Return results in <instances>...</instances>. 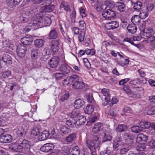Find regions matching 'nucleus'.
I'll return each mask as SVG.
<instances>
[{
    "label": "nucleus",
    "instance_id": "1",
    "mask_svg": "<svg viewBox=\"0 0 155 155\" xmlns=\"http://www.w3.org/2000/svg\"><path fill=\"white\" fill-rule=\"evenodd\" d=\"M51 23V20L50 17L45 16L41 18L38 21H35L31 24L35 26H38L40 28L49 25Z\"/></svg>",
    "mask_w": 155,
    "mask_h": 155
},
{
    "label": "nucleus",
    "instance_id": "2",
    "mask_svg": "<svg viewBox=\"0 0 155 155\" xmlns=\"http://www.w3.org/2000/svg\"><path fill=\"white\" fill-rule=\"evenodd\" d=\"M103 17L106 20H112L114 19L116 15V12L112 9H105L102 12Z\"/></svg>",
    "mask_w": 155,
    "mask_h": 155
},
{
    "label": "nucleus",
    "instance_id": "3",
    "mask_svg": "<svg viewBox=\"0 0 155 155\" xmlns=\"http://www.w3.org/2000/svg\"><path fill=\"white\" fill-rule=\"evenodd\" d=\"M18 142L19 144H20L21 147L22 148V150L24 149L27 152L30 151L31 147L30 141L25 139H23L21 138L18 140Z\"/></svg>",
    "mask_w": 155,
    "mask_h": 155
},
{
    "label": "nucleus",
    "instance_id": "4",
    "mask_svg": "<svg viewBox=\"0 0 155 155\" xmlns=\"http://www.w3.org/2000/svg\"><path fill=\"white\" fill-rule=\"evenodd\" d=\"M60 59L57 56H54L52 57L48 62L49 66L53 68H56L58 66Z\"/></svg>",
    "mask_w": 155,
    "mask_h": 155
},
{
    "label": "nucleus",
    "instance_id": "5",
    "mask_svg": "<svg viewBox=\"0 0 155 155\" xmlns=\"http://www.w3.org/2000/svg\"><path fill=\"white\" fill-rule=\"evenodd\" d=\"M54 145L51 143H47L42 146L40 148L41 151L45 152H52Z\"/></svg>",
    "mask_w": 155,
    "mask_h": 155
},
{
    "label": "nucleus",
    "instance_id": "6",
    "mask_svg": "<svg viewBox=\"0 0 155 155\" xmlns=\"http://www.w3.org/2000/svg\"><path fill=\"white\" fill-rule=\"evenodd\" d=\"M27 49L26 47L23 45H19L17 49V53L18 56L21 58L24 57Z\"/></svg>",
    "mask_w": 155,
    "mask_h": 155
},
{
    "label": "nucleus",
    "instance_id": "7",
    "mask_svg": "<svg viewBox=\"0 0 155 155\" xmlns=\"http://www.w3.org/2000/svg\"><path fill=\"white\" fill-rule=\"evenodd\" d=\"M86 144L87 146L90 150H96L99 146V142L95 143L94 141L90 140H88L87 141Z\"/></svg>",
    "mask_w": 155,
    "mask_h": 155
},
{
    "label": "nucleus",
    "instance_id": "8",
    "mask_svg": "<svg viewBox=\"0 0 155 155\" xmlns=\"http://www.w3.org/2000/svg\"><path fill=\"white\" fill-rule=\"evenodd\" d=\"M119 23L116 21H113L108 23L105 25V28L108 30L114 29L118 28Z\"/></svg>",
    "mask_w": 155,
    "mask_h": 155
},
{
    "label": "nucleus",
    "instance_id": "9",
    "mask_svg": "<svg viewBox=\"0 0 155 155\" xmlns=\"http://www.w3.org/2000/svg\"><path fill=\"white\" fill-rule=\"evenodd\" d=\"M13 139L12 136L9 134L1 135L0 136V142L2 143H9Z\"/></svg>",
    "mask_w": 155,
    "mask_h": 155
},
{
    "label": "nucleus",
    "instance_id": "10",
    "mask_svg": "<svg viewBox=\"0 0 155 155\" xmlns=\"http://www.w3.org/2000/svg\"><path fill=\"white\" fill-rule=\"evenodd\" d=\"M33 40V39L31 37H28L27 36L22 38L21 39V42L22 44L27 45H31Z\"/></svg>",
    "mask_w": 155,
    "mask_h": 155
},
{
    "label": "nucleus",
    "instance_id": "11",
    "mask_svg": "<svg viewBox=\"0 0 155 155\" xmlns=\"http://www.w3.org/2000/svg\"><path fill=\"white\" fill-rule=\"evenodd\" d=\"M59 42L58 40H54L52 41L51 43V46L52 51L56 53L58 51L59 48Z\"/></svg>",
    "mask_w": 155,
    "mask_h": 155
},
{
    "label": "nucleus",
    "instance_id": "12",
    "mask_svg": "<svg viewBox=\"0 0 155 155\" xmlns=\"http://www.w3.org/2000/svg\"><path fill=\"white\" fill-rule=\"evenodd\" d=\"M154 33L153 30L151 28H147L144 29L143 34V38H146L147 37L153 35Z\"/></svg>",
    "mask_w": 155,
    "mask_h": 155
},
{
    "label": "nucleus",
    "instance_id": "13",
    "mask_svg": "<svg viewBox=\"0 0 155 155\" xmlns=\"http://www.w3.org/2000/svg\"><path fill=\"white\" fill-rule=\"evenodd\" d=\"M54 8L55 6L54 5H47L41 7L40 10L41 12H49L52 11Z\"/></svg>",
    "mask_w": 155,
    "mask_h": 155
},
{
    "label": "nucleus",
    "instance_id": "14",
    "mask_svg": "<svg viewBox=\"0 0 155 155\" xmlns=\"http://www.w3.org/2000/svg\"><path fill=\"white\" fill-rule=\"evenodd\" d=\"M25 127H20L18 129L16 132L18 137H23L26 135L28 129Z\"/></svg>",
    "mask_w": 155,
    "mask_h": 155
},
{
    "label": "nucleus",
    "instance_id": "15",
    "mask_svg": "<svg viewBox=\"0 0 155 155\" xmlns=\"http://www.w3.org/2000/svg\"><path fill=\"white\" fill-rule=\"evenodd\" d=\"M85 86V84L82 81L77 80L75 81L72 84V87L76 89H81Z\"/></svg>",
    "mask_w": 155,
    "mask_h": 155
},
{
    "label": "nucleus",
    "instance_id": "16",
    "mask_svg": "<svg viewBox=\"0 0 155 155\" xmlns=\"http://www.w3.org/2000/svg\"><path fill=\"white\" fill-rule=\"evenodd\" d=\"M117 9L120 12H123L126 10V6L124 2H117L116 3Z\"/></svg>",
    "mask_w": 155,
    "mask_h": 155
},
{
    "label": "nucleus",
    "instance_id": "17",
    "mask_svg": "<svg viewBox=\"0 0 155 155\" xmlns=\"http://www.w3.org/2000/svg\"><path fill=\"white\" fill-rule=\"evenodd\" d=\"M105 113L107 114V117L109 118H112L115 117L116 115L114 109L111 108L110 107H108L106 110Z\"/></svg>",
    "mask_w": 155,
    "mask_h": 155
},
{
    "label": "nucleus",
    "instance_id": "18",
    "mask_svg": "<svg viewBox=\"0 0 155 155\" xmlns=\"http://www.w3.org/2000/svg\"><path fill=\"white\" fill-rule=\"evenodd\" d=\"M59 68L60 71L65 74H68L70 72V68L67 64H64L61 65Z\"/></svg>",
    "mask_w": 155,
    "mask_h": 155
},
{
    "label": "nucleus",
    "instance_id": "19",
    "mask_svg": "<svg viewBox=\"0 0 155 155\" xmlns=\"http://www.w3.org/2000/svg\"><path fill=\"white\" fill-rule=\"evenodd\" d=\"M109 92V89L104 88L101 90L100 93L101 94H102L105 97L104 99L107 100V101H110V94Z\"/></svg>",
    "mask_w": 155,
    "mask_h": 155
},
{
    "label": "nucleus",
    "instance_id": "20",
    "mask_svg": "<svg viewBox=\"0 0 155 155\" xmlns=\"http://www.w3.org/2000/svg\"><path fill=\"white\" fill-rule=\"evenodd\" d=\"M122 143V140L121 138L118 137H115L114 140L113 144V148L114 149L118 147Z\"/></svg>",
    "mask_w": 155,
    "mask_h": 155
},
{
    "label": "nucleus",
    "instance_id": "21",
    "mask_svg": "<svg viewBox=\"0 0 155 155\" xmlns=\"http://www.w3.org/2000/svg\"><path fill=\"white\" fill-rule=\"evenodd\" d=\"M84 104V101L80 98H79L75 101L74 107L75 108L79 109L83 106Z\"/></svg>",
    "mask_w": 155,
    "mask_h": 155
},
{
    "label": "nucleus",
    "instance_id": "22",
    "mask_svg": "<svg viewBox=\"0 0 155 155\" xmlns=\"http://www.w3.org/2000/svg\"><path fill=\"white\" fill-rule=\"evenodd\" d=\"M12 58L10 55L8 54H3L2 57V59L7 64H12Z\"/></svg>",
    "mask_w": 155,
    "mask_h": 155
},
{
    "label": "nucleus",
    "instance_id": "23",
    "mask_svg": "<svg viewBox=\"0 0 155 155\" xmlns=\"http://www.w3.org/2000/svg\"><path fill=\"white\" fill-rule=\"evenodd\" d=\"M55 130V128L53 127H51L47 131L49 138L54 139L55 137L56 134Z\"/></svg>",
    "mask_w": 155,
    "mask_h": 155
},
{
    "label": "nucleus",
    "instance_id": "24",
    "mask_svg": "<svg viewBox=\"0 0 155 155\" xmlns=\"http://www.w3.org/2000/svg\"><path fill=\"white\" fill-rule=\"evenodd\" d=\"M127 29L128 32L133 34L136 32L137 28L135 24H131L128 25Z\"/></svg>",
    "mask_w": 155,
    "mask_h": 155
},
{
    "label": "nucleus",
    "instance_id": "25",
    "mask_svg": "<svg viewBox=\"0 0 155 155\" xmlns=\"http://www.w3.org/2000/svg\"><path fill=\"white\" fill-rule=\"evenodd\" d=\"M150 127H132L131 130L133 132L135 133H139L143 130V129H148Z\"/></svg>",
    "mask_w": 155,
    "mask_h": 155
},
{
    "label": "nucleus",
    "instance_id": "26",
    "mask_svg": "<svg viewBox=\"0 0 155 155\" xmlns=\"http://www.w3.org/2000/svg\"><path fill=\"white\" fill-rule=\"evenodd\" d=\"M48 133L47 131L44 130L38 137V139L40 141H43L46 140L48 138H49Z\"/></svg>",
    "mask_w": 155,
    "mask_h": 155
},
{
    "label": "nucleus",
    "instance_id": "27",
    "mask_svg": "<svg viewBox=\"0 0 155 155\" xmlns=\"http://www.w3.org/2000/svg\"><path fill=\"white\" fill-rule=\"evenodd\" d=\"M58 36V35L57 32L54 28L51 30L48 35L49 38L51 39H56Z\"/></svg>",
    "mask_w": 155,
    "mask_h": 155
},
{
    "label": "nucleus",
    "instance_id": "28",
    "mask_svg": "<svg viewBox=\"0 0 155 155\" xmlns=\"http://www.w3.org/2000/svg\"><path fill=\"white\" fill-rule=\"evenodd\" d=\"M147 140V136L143 134H139L137 138V142H146Z\"/></svg>",
    "mask_w": 155,
    "mask_h": 155
},
{
    "label": "nucleus",
    "instance_id": "29",
    "mask_svg": "<svg viewBox=\"0 0 155 155\" xmlns=\"http://www.w3.org/2000/svg\"><path fill=\"white\" fill-rule=\"evenodd\" d=\"M10 148L11 150L15 152H21L23 151L22 148L21 147L20 144L19 145L13 144L11 146Z\"/></svg>",
    "mask_w": 155,
    "mask_h": 155
},
{
    "label": "nucleus",
    "instance_id": "30",
    "mask_svg": "<svg viewBox=\"0 0 155 155\" xmlns=\"http://www.w3.org/2000/svg\"><path fill=\"white\" fill-rule=\"evenodd\" d=\"M60 7L61 8H63L64 10L67 12L70 11H71L69 3L65 1H63L61 2Z\"/></svg>",
    "mask_w": 155,
    "mask_h": 155
},
{
    "label": "nucleus",
    "instance_id": "31",
    "mask_svg": "<svg viewBox=\"0 0 155 155\" xmlns=\"http://www.w3.org/2000/svg\"><path fill=\"white\" fill-rule=\"evenodd\" d=\"M134 137L131 134L126 133L125 135L124 138L127 143H131L133 142Z\"/></svg>",
    "mask_w": 155,
    "mask_h": 155
},
{
    "label": "nucleus",
    "instance_id": "32",
    "mask_svg": "<svg viewBox=\"0 0 155 155\" xmlns=\"http://www.w3.org/2000/svg\"><path fill=\"white\" fill-rule=\"evenodd\" d=\"M104 134V136L103 138V141L105 142L107 141L110 140L112 138L111 134L108 132H103Z\"/></svg>",
    "mask_w": 155,
    "mask_h": 155
},
{
    "label": "nucleus",
    "instance_id": "33",
    "mask_svg": "<svg viewBox=\"0 0 155 155\" xmlns=\"http://www.w3.org/2000/svg\"><path fill=\"white\" fill-rule=\"evenodd\" d=\"M40 51L38 49H33L31 53V55L32 58L34 59L37 58Z\"/></svg>",
    "mask_w": 155,
    "mask_h": 155
},
{
    "label": "nucleus",
    "instance_id": "34",
    "mask_svg": "<svg viewBox=\"0 0 155 155\" xmlns=\"http://www.w3.org/2000/svg\"><path fill=\"white\" fill-rule=\"evenodd\" d=\"M94 110V108L93 106L91 105H87L84 109V112L87 114H91Z\"/></svg>",
    "mask_w": 155,
    "mask_h": 155
},
{
    "label": "nucleus",
    "instance_id": "35",
    "mask_svg": "<svg viewBox=\"0 0 155 155\" xmlns=\"http://www.w3.org/2000/svg\"><path fill=\"white\" fill-rule=\"evenodd\" d=\"M111 148L107 147L106 149L101 151L100 155H109L112 152Z\"/></svg>",
    "mask_w": 155,
    "mask_h": 155
},
{
    "label": "nucleus",
    "instance_id": "36",
    "mask_svg": "<svg viewBox=\"0 0 155 155\" xmlns=\"http://www.w3.org/2000/svg\"><path fill=\"white\" fill-rule=\"evenodd\" d=\"M60 129L61 131L64 134H68L71 131L70 128L68 127H60Z\"/></svg>",
    "mask_w": 155,
    "mask_h": 155
},
{
    "label": "nucleus",
    "instance_id": "37",
    "mask_svg": "<svg viewBox=\"0 0 155 155\" xmlns=\"http://www.w3.org/2000/svg\"><path fill=\"white\" fill-rule=\"evenodd\" d=\"M140 126H146V125L148 126H155V123H150L148 121H145V120H141L139 123Z\"/></svg>",
    "mask_w": 155,
    "mask_h": 155
},
{
    "label": "nucleus",
    "instance_id": "38",
    "mask_svg": "<svg viewBox=\"0 0 155 155\" xmlns=\"http://www.w3.org/2000/svg\"><path fill=\"white\" fill-rule=\"evenodd\" d=\"M75 134H72L67 137L65 139L66 141L69 143H71L76 137Z\"/></svg>",
    "mask_w": 155,
    "mask_h": 155
},
{
    "label": "nucleus",
    "instance_id": "39",
    "mask_svg": "<svg viewBox=\"0 0 155 155\" xmlns=\"http://www.w3.org/2000/svg\"><path fill=\"white\" fill-rule=\"evenodd\" d=\"M34 42L35 46L38 48H40L44 45V41L41 39H37Z\"/></svg>",
    "mask_w": 155,
    "mask_h": 155
},
{
    "label": "nucleus",
    "instance_id": "40",
    "mask_svg": "<svg viewBox=\"0 0 155 155\" xmlns=\"http://www.w3.org/2000/svg\"><path fill=\"white\" fill-rule=\"evenodd\" d=\"M129 96V97L137 99L140 97V94L139 92H132Z\"/></svg>",
    "mask_w": 155,
    "mask_h": 155
},
{
    "label": "nucleus",
    "instance_id": "41",
    "mask_svg": "<svg viewBox=\"0 0 155 155\" xmlns=\"http://www.w3.org/2000/svg\"><path fill=\"white\" fill-rule=\"evenodd\" d=\"M142 7V4L140 1L133 5V8L137 11H139Z\"/></svg>",
    "mask_w": 155,
    "mask_h": 155
},
{
    "label": "nucleus",
    "instance_id": "42",
    "mask_svg": "<svg viewBox=\"0 0 155 155\" xmlns=\"http://www.w3.org/2000/svg\"><path fill=\"white\" fill-rule=\"evenodd\" d=\"M131 109L128 107H124L122 113H121V115L122 116H127L129 114L131 113Z\"/></svg>",
    "mask_w": 155,
    "mask_h": 155
},
{
    "label": "nucleus",
    "instance_id": "43",
    "mask_svg": "<svg viewBox=\"0 0 155 155\" xmlns=\"http://www.w3.org/2000/svg\"><path fill=\"white\" fill-rule=\"evenodd\" d=\"M39 127H34L31 130V134L34 136H37L39 133L40 129Z\"/></svg>",
    "mask_w": 155,
    "mask_h": 155
},
{
    "label": "nucleus",
    "instance_id": "44",
    "mask_svg": "<svg viewBox=\"0 0 155 155\" xmlns=\"http://www.w3.org/2000/svg\"><path fill=\"white\" fill-rule=\"evenodd\" d=\"M105 4L106 6L107 7L109 8H113L115 5L114 2L110 0H106L105 2Z\"/></svg>",
    "mask_w": 155,
    "mask_h": 155
},
{
    "label": "nucleus",
    "instance_id": "45",
    "mask_svg": "<svg viewBox=\"0 0 155 155\" xmlns=\"http://www.w3.org/2000/svg\"><path fill=\"white\" fill-rule=\"evenodd\" d=\"M54 76L57 80L63 79L64 78V74L62 73H54Z\"/></svg>",
    "mask_w": 155,
    "mask_h": 155
},
{
    "label": "nucleus",
    "instance_id": "46",
    "mask_svg": "<svg viewBox=\"0 0 155 155\" xmlns=\"http://www.w3.org/2000/svg\"><path fill=\"white\" fill-rule=\"evenodd\" d=\"M66 123L68 126L70 125L73 126L74 125H76L75 120L73 119V118L71 117L69 119L67 118Z\"/></svg>",
    "mask_w": 155,
    "mask_h": 155
},
{
    "label": "nucleus",
    "instance_id": "47",
    "mask_svg": "<svg viewBox=\"0 0 155 155\" xmlns=\"http://www.w3.org/2000/svg\"><path fill=\"white\" fill-rule=\"evenodd\" d=\"M149 12L145 10L141 11L140 14V17L142 19H144L147 17L148 15Z\"/></svg>",
    "mask_w": 155,
    "mask_h": 155
},
{
    "label": "nucleus",
    "instance_id": "48",
    "mask_svg": "<svg viewBox=\"0 0 155 155\" xmlns=\"http://www.w3.org/2000/svg\"><path fill=\"white\" fill-rule=\"evenodd\" d=\"M80 151L78 147H74L72 150L71 152V155H79Z\"/></svg>",
    "mask_w": 155,
    "mask_h": 155
},
{
    "label": "nucleus",
    "instance_id": "49",
    "mask_svg": "<svg viewBox=\"0 0 155 155\" xmlns=\"http://www.w3.org/2000/svg\"><path fill=\"white\" fill-rule=\"evenodd\" d=\"M70 83L78 80L79 77L77 75H73L70 77H68Z\"/></svg>",
    "mask_w": 155,
    "mask_h": 155
},
{
    "label": "nucleus",
    "instance_id": "50",
    "mask_svg": "<svg viewBox=\"0 0 155 155\" xmlns=\"http://www.w3.org/2000/svg\"><path fill=\"white\" fill-rule=\"evenodd\" d=\"M85 35V33L84 31H81L80 33L78 36V40L80 42H82L84 41Z\"/></svg>",
    "mask_w": 155,
    "mask_h": 155
},
{
    "label": "nucleus",
    "instance_id": "51",
    "mask_svg": "<svg viewBox=\"0 0 155 155\" xmlns=\"http://www.w3.org/2000/svg\"><path fill=\"white\" fill-rule=\"evenodd\" d=\"M85 119L83 117L77 120H75L76 124H77V126H80V125H84L85 121Z\"/></svg>",
    "mask_w": 155,
    "mask_h": 155
},
{
    "label": "nucleus",
    "instance_id": "52",
    "mask_svg": "<svg viewBox=\"0 0 155 155\" xmlns=\"http://www.w3.org/2000/svg\"><path fill=\"white\" fill-rule=\"evenodd\" d=\"M123 89L127 94L128 96H129L132 92L131 90L130 89L129 87L127 85H125L123 87Z\"/></svg>",
    "mask_w": 155,
    "mask_h": 155
},
{
    "label": "nucleus",
    "instance_id": "53",
    "mask_svg": "<svg viewBox=\"0 0 155 155\" xmlns=\"http://www.w3.org/2000/svg\"><path fill=\"white\" fill-rule=\"evenodd\" d=\"M6 2L8 6L10 8H13L16 5H17L14 1V0H7Z\"/></svg>",
    "mask_w": 155,
    "mask_h": 155
},
{
    "label": "nucleus",
    "instance_id": "54",
    "mask_svg": "<svg viewBox=\"0 0 155 155\" xmlns=\"http://www.w3.org/2000/svg\"><path fill=\"white\" fill-rule=\"evenodd\" d=\"M12 72L10 71H5L1 73L2 76L4 78H6L8 77L11 74Z\"/></svg>",
    "mask_w": 155,
    "mask_h": 155
},
{
    "label": "nucleus",
    "instance_id": "55",
    "mask_svg": "<svg viewBox=\"0 0 155 155\" xmlns=\"http://www.w3.org/2000/svg\"><path fill=\"white\" fill-rule=\"evenodd\" d=\"M103 129L101 127H94L92 129L93 132L94 134L97 133L102 131Z\"/></svg>",
    "mask_w": 155,
    "mask_h": 155
},
{
    "label": "nucleus",
    "instance_id": "56",
    "mask_svg": "<svg viewBox=\"0 0 155 155\" xmlns=\"http://www.w3.org/2000/svg\"><path fill=\"white\" fill-rule=\"evenodd\" d=\"M139 17L138 15H135L131 18V21L133 24H135L140 21Z\"/></svg>",
    "mask_w": 155,
    "mask_h": 155
},
{
    "label": "nucleus",
    "instance_id": "57",
    "mask_svg": "<svg viewBox=\"0 0 155 155\" xmlns=\"http://www.w3.org/2000/svg\"><path fill=\"white\" fill-rule=\"evenodd\" d=\"M80 12V13L81 17H85L86 16V14L85 13V9L83 7H81L79 9Z\"/></svg>",
    "mask_w": 155,
    "mask_h": 155
},
{
    "label": "nucleus",
    "instance_id": "58",
    "mask_svg": "<svg viewBox=\"0 0 155 155\" xmlns=\"http://www.w3.org/2000/svg\"><path fill=\"white\" fill-rule=\"evenodd\" d=\"M127 128V127H117L116 129L117 132H121L125 131Z\"/></svg>",
    "mask_w": 155,
    "mask_h": 155
},
{
    "label": "nucleus",
    "instance_id": "59",
    "mask_svg": "<svg viewBox=\"0 0 155 155\" xmlns=\"http://www.w3.org/2000/svg\"><path fill=\"white\" fill-rule=\"evenodd\" d=\"M145 148V146L144 144H140L137 147L136 149L138 151H143Z\"/></svg>",
    "mask_w": 155,
    "mask_h": 155
},
{
    "label": "nucleus",
    "instance_id": "60",
    "mask_svg": "<svg viewBox=\"0 0 155 155\" xmlns=\"http://www.w3.org/2000/svg\"><path fill=\"white\" fill-rule=\"evenodd\" d=\"M79 27L81 30H84L85 28L86 25L84 21L82 20L79 21Z\"/></svg>",
    "mask_w": 155,
    "mask_h": 155
},
{
    "label": "nucleus",
    "instance_id": "61",
    "mask_svg": "<svg viewBox=\"0 0 155 155\" xmlns=\"http://www.w3.org/2000/svg\"><path fill=\"white\" fill-rule=\"evenodd\" d=\"M86 98L88 101L89 103H92L94 101L92 95L89 94L86 96Z\"/></svg>",
    "mask_w": 155,
    "mask_h": 155
},
{
    "label": "nucleus",
    "instance_id": "62",
    "mask_svg": "<svg viewBox=\"0 0 155 155\" xmlns=\"http://www.w3.org/2000/svg\"><path fill=\"white\" fill-rule=\"evenodd\" d=\"M69 93H67L61 97L60 100L61 101L63 102L64 101L67 100L69 97Z\"/></svg>",
    "mask_w": 155,
    "mask_h": 155
},
{
    "label": "nucleus",
    "instance_id": "63",
    "mask_svg": "<svg viewBox=\"0 0 155 155\" xmlns=\"http://www.w3.org/2000/svg\"><path fill=\"white\" fill-rule=\"evenodd\" d=\"M44 52L46 55L48 56L51 53V49L48 47H45L44 50Z\"/></svg>",
    "mask_w": 155,
    "mask_h": 155
},
{
    "label": "nucleus",
    "instance_id": "64",
    "mask_svg": "<svg viewBox=\"0 0 155 155\" xmlns=\"http://www.w3.org/2000/svg\"><path fill=\"white\" fill-rule=\"evenodd\" d=\"M147 113L149 115H153L155 114V107H152L148 111Z\"/></svg>",
    "mask_w": 155,
    "mask_h": 155
}]
</instances>
